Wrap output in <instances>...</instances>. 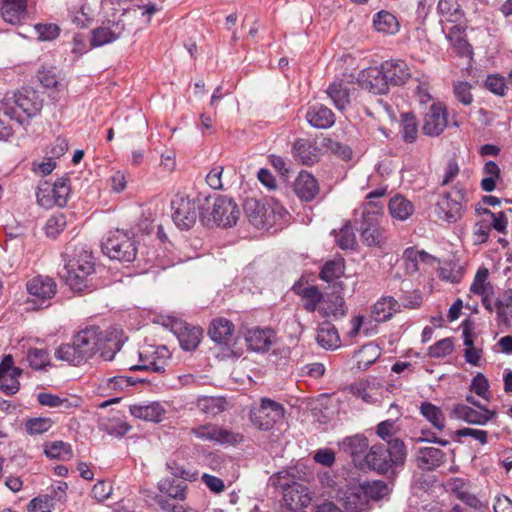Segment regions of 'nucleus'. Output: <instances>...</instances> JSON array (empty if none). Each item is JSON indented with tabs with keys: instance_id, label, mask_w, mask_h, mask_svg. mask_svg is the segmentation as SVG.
I'll list each match as a JSON object with an SVG mask.
<instances>
[{
	"instance_id": "f257e3e1",
	"label": "nucleus",
	"mask_w": 512,
	"mask_h": 512,
	"mask_svg": "<svg viewBox=\"0 0 512 512\" xmlns=\"http://www.w3.org/2000/svg\"><path fill=\"white\" fill-rule=\"evenodd\" d=\"M119 350V344L112 339L99 326L90 325L78 331L72 343L62 344L55 351L58 360L66 361L78 366L91 359L100 352L102 359L111 361Z\"/></svg>"
},
{
	"instance_id": "f03ea898",
	"label": "nucleus",
	"mask_w": 512,
	"mask_h": 512,
	"mask_svg": "<svg viewBox=\"0 0 512 512\" xmlns=\"http://www.w3.org/2000/svg\"><path fill=\"white\" fill-rule=\"evenodd\" d=\"M60 275L70 289L77 293L92 292L100 285L95 275L93 256L84 249L67 260Z\"/></svg>"
},
{
	"instance_id": "7ed1b4c3",
	"label": "nucleus",
	"mask_w": 512,
	"mask_h": 512,
	"mask_svg": "<svg viewBox=\"0 0 512 512\" xmlns=\"http://www.w3.org/2000/svg\"><path fill=\"white\" fill-rule=\"evenodd\" d=\"M407 452L404 442L395 438L388 443H377L370 447L363 463V470L369 469L378 474H394L397 467L403 466Z\"/></svg>"
},
{
	"instance_id": "20e7f679",
	"label": "nucleus",
	"mask_w": 512,
	"mask_h": 512,
	"mask_svg": "<svg viewBox=\"0 0 512 512\" xmlns=\"http://www.w3.org/2000/svg\"><path fill=\"white\" fill-rule=\"evenodd\" d=\"M14 110L15 122L19 125L37 116L43 107V100L33 89H22L14 92L12 96L6 95L3 101Z\"/></svg>"
},
{
	"instance_id": "39448f33",
	"label": "nucleus",
	"mask_w": 512,
	"mask_h": 512,
	"mask_svg": "<svg viewBox=\"0 0 512 512\" xmlns=\"http://www.w3.org/2000/svg\"><path fill=\"white\" fill-rule=\"evenodd\" d=\"M467 201L466 189L457 183L439 197L435 212L439 219L448 223H456L463 217Z\"/></svg>"
},
{
	"instance_id": "423d86ee",
	"label": "nucleus",
	"mask_w": 512,
	"mask_h": 512,
	"mask_svg": "<svg viewBox=\"0 0 512 512\" xmlns=\"http://www.w3.org/2000/svg\"><path fill=\"white\" fill-rule=\"evenodd\" d=\"M71 187L68 177L58 178L53 184L49 182L41 183L36 191L37 203L46 209L54 206H66L70 197Z\"/></svg>"
},
{
	"instance_id": "0eeeda50",
	"label": "nucleus",
	"mask_w": 512,
	"mask_h": 512,
	"mask_svg": "<svg viewBox=\"0 0 512 512\" xmlns=\"http://www.w3.org/2000/svg\"><path fill=\"white\" fill-rule=\"evenodd\" d=\"M283 405L270 398H261L258 406L250 410V420L259 430L269 431L284 417Z\"/></svg>"
},
{
	"instance_id": "6e6552de",
	"label": "nucleus",
	"mask_w": 512,
	"mask_h": 512,
	"mask_svg": "<svg viewBox=\"0 0 512 512\" xmlns=\"http://www.w3.org/2000/svg\"><path fill=\"white\" fill-rule=\"evenodd\" d=\"M191 434L203 442H210L215 445L236 446L244 440L241 433L210 422L192 427Z\"/></svg>"
},
{
	"instance_id": "1a4fd4ad",
	"label": "nucleus",
	"mask_w": 512,
	"mask_h": 512,
	"mask_svg": "<svg viewBox=\"0 0 512 512\" xmlns=\"http://www.w3.org/2000/svg\"><path fill=\"white\" fill-rule=\"evenodd\" d=\"M103 251L109 258L120 262H132L137 254L135 241L127 233L119 230L112 233L103 243Z\"/></svg>"
},
{
	"instance_id": "9d476101",
	"label": "nucleus",
	"mask_w": 512,
	"mask_h": 512,
	"mask_svg": "<svg viewBox=\"0 0 512 512\" xmlns=\"http://www.w3.org/2000/svg\"><path fill=\"white\" fill-rule=\"evenodd\" d=\"M139 365H133L130 370H147L163 374L171 361V353L166 346H146L139 352Z\"/></svg>"
},
{
	"instance_id": "9b49d317",
	"label": "nucleus",
	"mask_w": 512,
	"mask_h": 512,
	"mask_svg": "<svg viewBox=\"0 0 512 512\" xmlns=\"http://www.w3.org/2000/svg\"><path fill=\"white\" fill-rule=\"evenodd\" d=\"M172 219L177 227L188 230L196 223L198 216L197 203L184 195H176L171 202Z\"/></svg>"
},
{
	"instance_id": "f8f14e48",
	"label": "nucleus",
	"mask_w": 512,
	"mask_h": 512,
	"mask_svg": "<svg viewBox=\"0 0 512 512\" xmlns=\"http://www.w3.org/2000/svg\"><path fill=\"white\" fill-rule=\"evenodd\" d=\"M446 491L468 507L482 511L488 507L487 501L481 500L472 492L471 483L463 478L454 477L445 483Z\"/></svg>"
},
{
	"instance_id": "ddd939ff",
	"label": "nucleus",
	"mask_w": 512,
	"mask_h": 512,
	"mask_svg": "<svg viewBox=\"0 0 512 512\" xmlns=\"http://www.w3.org/2000/svg\"><path fill=\"white\" fill-rule=\"evenodd\" d=\"M210 215L217 226L227 228L236 224L240 210L232 198L219 195L214 199Z\"/></svg>"
},
{
	"instance_id": "4468645a",
	"label": "nucleus",
	"mask_w": 512,
	"mask_h": 512,
	"mask_svg": "<svg viewBox=\"0 0 512 512\" xmlns=\"http://www.w3.org/2000/svg\"><path fill=\"white\" fill-rule=\"evenodd\" d=\"M336 497L345 512H368L371 509L365 498V490L359 484L340 488Z\"/></svg>"
},
{
	"instance_id": "2eb2a0df",
	"label": "nucleus",
	"mask_w": 512,
	"mask_h": 512,
	"mask_svg": "<svg viewBox=\"0 0 512 512\" xmlns=\"http://www.w3.org/2000/svg\"><path fill=\"white\" fill-rule=\"evenodd\" d=\"M358 83L373 94L380 95L388 92L389 82L383 63L380 66L369 67L362 70L358 76Z\"/></svg>"
},
{
	"instance_id": "dca6fc26",
	"label": "nucleus",
	"mask_w": 512,
	"mask_h": 512,
	"mask_svg": "<svg viewBox=\"0 0 512 512\" xmlns=\"http://www.w3.org/2000/svg\"><path fill=\"white\" fill-rule=\"evenodd\" d=\"M340 449L351 457L355 467L363 470V463L368 453L369 441L363 434L347 436L339 442Z\"/></svg>"
},
{
	"instance_id": "f3484780",
	"label": "nucleus",
	"mask_w": 512,
	"mask_h": 512,
	"mask_svg": "<svg viewBox=\"0 0 512 512\" xmlns=\"http://www.w3.org/2000/svg\"><path fill=\"white\" fill-rule=\"evenodd\" d=\"M477 408L479 410L465 404H455L451 410V416L454 419L462 420L473 425H485L496 417V411L490 410L486 406Z\"/></svg>"
},
{
	"instance_id": "a211bd4d",
	"label": "nucleus",
	"mask_w": 512,
	"mask_h": 512,
	"mask_svg": "<svg viewBox=\"0 0 512 512\" xmlns=\"http://www.w3.org/2000/svg\"><path fill=\"white\" fill-rule=\"evenodd\" d=\"M447 126L446 108L440 103H434L423 119L422 131L425 135L439 136Z\"/></svg>"
},
{
	"instance_id": "6ab92c4d",
	"label": "nucleus",
	"mask_w": 512,
	"mask_h": 512,
	"mask_svg": "<svg viewBox=\"0 0 512 512\" xmlns=\"http://www.w3.org/2000/svg\"><path fill=\"white\" fill-rule=\"evenodd\" d=\"M283 500L287 508L291 511H297L306 508L312 500L307 486L293 482L283 487Z\"/></svg>"
},
{
	"instance_id": "aec40b11",
	"label": "nucleus",
	"mask_w": 512,
	"mask_h": 512,
	"mask_svg": "<svg viewBox=\"0 0 512 512\" xmlns=\"http://www.w3.org/2000/svg\"><path fill=\"white\" fill-rule=\"evenodd\" d=\"M355 91V83L349 79H335L328 86L326 93L332 100L333 105L344 110L351 102V96Z\"/></svg>"
},
{
	"instance_id": "412c9836",
	"label": "nucleus",
	"mask_w": 512,
	"mask_h": 512,
	"mask_svg": "<svg viewBox=\"0 0 512 512\" xmlns=\"http://www.w3.org/2000/svg\"><path fill=\"white\" fill-rule=\"evenodd\" d=\"M21 370L14 366L11 355H6L0 363V390L7 395H13L18 392L20 383L19 376Z\"/></svg>"
},
{
	"instance_id": "4be33fe9",
	"label": "nucleus",
	"mask_w": 512,
	"mask_h": 512,
	"mask_svg": "<svg viewBox=\"0 0 512 512\" xmlns=\"http://www.w3.org/2000/svg\"><path fill=\"white\" fill-rule=\"evenodd\" d=\"M437 13L440 17L442 30L445 31V24L461 26L466 24L465 12L457 0H439Z\"/></svg>"
},
{
	"instance_id": "5701e85b",
	"label": "nucleus",
	"mask_w": 512,
	"mask_h": 512,
	"mask_svg": "<svg viewBox=\"0 0 512 512\" xmlns=\"http://www.w3.org/2000/svg\"><path fill=\"white\" fill-rule=\"evenodd\" d=\"M29 295L44 304L50 301L57 292L56 282L48 276L38 275L30 279L26 284Z\"/></svg>"
},
{
	"instance_id": "b1692460",
	"label": "nucleus",
	"mask_w": 512,
	"mask_h": 512,
	"mask_svg": "<svg viewBox=\"0 0 512 512\" xmlns=\"http://www.w3.org/2000/svg\"><path fill=\"white\" fill-rule=\"evenodd\" d=\"M321 149L308 139H297L292 147L293 157L301 164L311 166L319 161Z\"/></svg>"
},
{
	"instance_id": "393cba45",
	"label": "nucleus",
	"mask_w": 512,
	"mask_h": 512,
	"mask_svg": "<svg viewBox=\"0 0 512 512\" xmlns=\"http://www.w3.org/2000/svg\"><path fill=\"white\" fill-rule=\"evenodd\" d=\"M445 462L446 454L440 448L421 447L416 453V464L422 470L433 471Z\"/></svg>"
},
{
	"instance_id": "a878e982",
	"label": "nucleus",
	"mask_w": 512,
	"mask_h": 512,
	"mask_svg": "<svg viewBox=\"0 0 512 512\" xmlns=\"http://www.w3.org/2000/svg\"><path fill=\"white\" fill-rule=\"evenodd\" d=\"M387 194V188H377L369 192L363 205L362 219L379 220L384 214L383 197Z\"/></svg>"
},
{
	"instance_id": "bb28decb",
	"label": "nucleus",
	"mask_w": 512,
	"mask_h": 512,
	"mask_svg": "<svg viewBox=\"0 0 512 512\" xmlns=\"http://www.w3.org/2000/svg\"><path fill=\"white\" fill-rule=\"evenodd\" d=\"M293 189L300 200L312 201L319 193V185L316 178L307 171H301L294 181Z\"/></svg>"
},
{
	"instance_id": "cd10ccee",
	"label": "nucleus",
	"mask_w": 512,
	"mask_h": 512,
	"mask_svg": "<svg viewBox=\"0 0 512 512\" xmlns=\"http://www.w3.org/2000/svg\"><path fill=\"white\" fill-rule=\"evenodd\" d=\"M28 0H1V16L9 24L16 25L27 18Z\"/></svg>"
},
{
	"instance_id": "c85d7f7f",
	"label": "nucleus",
	"mask_w": 512,
	"mask_h": 512,
	"mask_svg": "<svg viewBox=\"0 0 512 512\" xmlns=\"http://www.w3.org/2000/svg\"><path fill=\"white\" fill-rule=\"evenodd\" d=\"M383 70L387 74L389 85H402L411 77V71L408 64L401 59H390L384 61Z\"/></svg>"
},
{
	"instance_id": "c756f323",
	"label": "nucleus",
	"mask_w": 512,
	"mask_h": 512,
	"mask_svg": "<svg viewBox=\"0 0 512 512\" xmlns=\"http://www.w3.org/2000/svg\"><path fill=\"white\" fill-rule=\"evenodd\" d=\"M306 119L311 126L326 129L335 123V114L323 104L316 103L308 107Z\"/></svg>"
},
{
	"instance_id": "7c9ffc66",
	"label": "nucleus",
	"mask_w": 512,
	"mask_h": 512,
	"mask_svg": "<svg viewBox=\"0 0 512 512\" xmlns=\"http://www.w3.org/2000/svg\"><path fill=\"white\" fill-rule=\"evenodd\" d=\"M275 338L271 328H253L246 335L249 349L256 352H265L270 349Z\"/></svg>"
},
{
	"instance_id": "2f4dec72",
	"label": "nucleus",
	"mask_w": 512,
	"mask_h": 512,
	"mask_svg": "<svg viewBox=\"0 0 512 512\" xmlns=\"http://www.w3.org/2000/svg\"><path fill=\"white\" fill-rule=\"evenodd\" d=\"M124 31L120 22H112L109 26L95 28L91 31V46L99 47L117 40Z\"/></svg>"
},
{
	"instance_id": "473e14b6",
	"label": "nucleus",
	"mask_w": 512,
	"mask_h": 512,
	"mask_svg": "<svg viewBox=\"0 0 512 512\" xmlns=\"http://www.w3.org/2000/svg\"><path fill=\"white\" fill-rule=\"evenodd\" d=\"M234 329L230 320L219 317L211 322L208 334L214 342L229 345L233 340Z\"/></svg>"
},
{
	"instance_id": "72a5a7b5",
	"label": "nucleus",
	"mask_w": 512,
	"mask_h": 512,
	"mask_svg": "<svg viewBox=\"0 0 512 512\" xmlns=\"http://www.w3.org/2000/svg\"><path fill=\"white\" fill-rule=\"evenodd\" d=\"M360 237L361 241L369 247H380L385 242L384 230L379 226V220L362 219Z\"/></svg>"
},
{
	"instance_id": "f704fd0d",
	"label": "nucleus",
	"mask_w": 512,
	"mask_h": 512,
	"mask_svg": "<svg viewBox=\"0 0 512 512\" xmlns=\"http://www.w3.org/2000/svg\"><path fill=\"white\" fill-rule=\"evenodd\" d=\"M467 25L452 26L446 34L447 40L455 49L456 53L461 57H471L473 49L466 38Z\"/></svg>"
},
{
	"instance_id": "c9c22d12",
	"label": "nucleus",
	"mask_w": 512,
	"mask_h": 512,
	"mask_svg": "<svg viewBox=\"0 0 512 512\" xmlns=\"http://www.w3.org/2000/svg\"><path fill=\"white\" fill-rule=\"evenodd\" d=\"M292 290L304 300L303 307L307 312L313 313L316 310L319 311L324 296L316 286L295 284Z\"/></svg>"
},
{
	"instance_id": "e433bc0d",
	"label": "nucleus",
	"mask_w": 512,
	"mask_h": 512,
	"mask_svg": "<svg viewBox=\"0 0 512 512\" xmlns=\"http://www.w3.org/2000/svg\"><path fill=\"white\" fill-rule=\"evenodd\" d=\"M346 304L343 296L334 291L323 297L322 305H320L319 312L323 317H342L346 314Z\"/></svg>"
},
{
	"instance_id": "4c0bfd02",
	"label": "nucleus",
	"mask_w": 512,
	"mask_h": 512,
	"mask_svg": "<svg viewBox=\"0 0 512 512\" xmlns=\"http://www.w3.org/2000/svg\"><path fill=\"white\" fill-rule=\"evenodd\" d=\"M129 411L131 415L136 418L152 422H160L166 412L163 406L158 402L133 404L129 406Z\"/></svg>"
},
{
	"instance_id": "58836bf2",
	"label": "nucleus",
	"mask_w": 512,
	"mask_h": 512,
	"mask_svg": "<svg viewBox=\"0 0 512 512\" xmlns=\"http://www.w3.org/2000/svg\"><path fill=\"white\" fill-rule=\"evenodd\" d=\"M244 210L249 222L256 228L264 227L268 222V214L270 209L256 199H248L244 204Z\"/></svg>"
},
{
	"instance_id": "ea45409f",
	"label": "nucleus",
	"mask_w": 512,
	"mask_h": 512,
	"mask_svg": "<svg viewBox=\"0 0 512 512\" xmlns=\"http://www.w3.org/2000/svg\"><path fill=\"white\" fill-rule=\"evenodd\" d=\"M400 305L392 296L381 297L372 308V316L376 322H386L398 312Z\"/></svg>"
},
{
	"instance_id": "a19ab883",
	"label": "nucleus",
	"mask_w": 512,
	"mask_h": 512,
	"mask_svg": "<svg viewBox=\"0 0 512 512\" xmlns=\"http://www.w3.org/2000/svg\"><path fill=\"white\" fill-rule=\"evenodd\" d=\"M419 413L435 430L442 432L446 428V416L435 404L429 401L421 402Z\"/></svg>"
},
{
	"instance_id": "79ce46f5",
	"label": "nucleus",
	"mask_w": 512,
	"mask_h": 512,
	"mask_svg": "<svg viewBox=\"0 0 512 512\" xmlns=\"http://www.w3.org/2000/svg\"><path fill=\"white\" fill-rule=\"evenodd\" d=\"M176 334L181 348L191 351L199 345L203 331L199 327L183 324L178 327Z\"/></svg>"
},
{
	"instance_id": "37998d69",
	"label": "nucleus",
	"mask_w": 512,
	"mask_h": 512,
	"mask_svg": "<svg viewBox=\"0 0 512 512\" xmlns=\"http://www.w3.org/2000/svg\"><path fill=\"white\" fill-rule=\"evenodd\" d=\"M388 210L392 218L405 221L414 213L415 208L410 200L397 194L389 200Z\"/></svg>"
},
{
	"instance_id": "c03bdc74",
	"label": "nucleus",
	"mask_w": 512,
	"mask_h": 512,
	"mask_svg": "<svg viewBox=\"0 0 512 512\" xmlns=\"http://www.w3.org/2000/svg\"><path fill=\"white\" fill-rule=\"evenodd\" d=\"M373 26L378 32L389 35H395L400 29L396 16L386 10L379 11L373 16Z\"/></svg>"
},
{
	"instance_id": "a18cd8bd",
	"label": "nucleus",
	"mask_w": 512,
	"mask_h": 512,
	"mask_svg": "<svg viewBox=\"0 0 512 512\" xmlns=\"http://www.w3.org/2000/svg\"><path fill=\"white\" fill-rule=\"evenodd\" d=\"M196 406L202 413L216 416L226 410L227 401L226 398L219 396H199Z\"/></svg>"
},
{
	"instance_id": "49530a36",
	"label": "nucleus",
	"mask_w": 512,
	"mask_h": 512,
	"mask_svg": "<svg viewBox=\"0 0 512 512\" xmlns=\"http://www.w3.org/2000/svg\"><path fill=\"white\" fill-rule=\"evenodd\" d=\"M158 488L161 493L173 499H177L180 501L186 499L187 484L182 480L175 478H165L159 482Z\"/></svg>"
},
{
	"instance_id": "de8ad7c7",
	"label": "nucleus",
	"mask_w": 512,
	"mask_h": 512,
	"mask_svg": "<svg viewBox=\"0 0 512 512\" xmlns=\"http://www.w3.org/2000/svg\"><path fill=\"white\" fill-rule=\"evenodd\" d=\"M380 355L381 351L377 345L373 343L363 345L354 354L357 368L360 370H366L370 365L376 362Z\"/></svg>"
},
{
	"instance_id": "09e8293b",
	"label": "nucleus",
	"mask_w": 512,
	"mask_h": 512,
	"mask_svg": "<svg viewBox=\"0 0 512 512\" xmlns=\"http://www.w3.org/2000/svg\"><path fill=\"white\" fill-rule=\"evenodd\" d=\"M44 454L50 459L68 461L73 456L72 447L64 441H52L44 444Z\"/></svg>"
},
{
	"instance_id": "8fccbe9b",
	"label": "nucleus",
	"mask_w": 512,
	"mask_h": 512,
	"mask_svg": "<svg viewBox=\"0 0 512 512\" xmlns=\"http://www.w3.org/2000/svg\"><path fill=\"white\" fill-rule=\"evenodd\" d=\"M345 273V261L343 258H337L325 262L319 277L323 281L332 282L340 279Z\"/></svg>"
},
{
	"instance_id": "3c124183",
	"label": "nucleus",
	"mask_w": 512,
	"mask_h": 512,
	"mask_svg": "<svg viewBox=\"0 0 512 512\" xmlns=\"http://www.w3.org/2000/svg\"><path fill=\"white\" fill-rule=\"evenodd\" d=\"M485 177L481 180V189L485 192H492L496 189V183L501 177L498 164L494 161L485 162L482 170Z\"/></svg>"
},
{
	"instance_id": "603ef678",
	"label": "nucleus",
	"mask_w": 512,
	"mask_h": 512,
	"mask_svg": "<svg viewBox=\"0 0 512 512\" xmlns=\"http://www.w3.org/2000/svg\"><path fill=\"white\" fill-rule=\"evenodd\" d=\"M495 308L499 320L507 327H510L512 317V289L503 291L502 295L495 301Z\"/></svg>"
},
{
	"instance_id": "864d4df0",
	"label": "nucleus",
	"mask_w": 512,
	"mask_h": 512,
	"mask_svg": "<svg viewBox=\"0 0 512 512\" xmlns=\"http://www.w3.org/2000/svg\"><path fill=\"white\" fill-rule=\"evenodd\" d=\"M37 79L45 89H49L53 92H59L64 87L59 81L56 68L52 66L42 67L39 69L37 72Z\"/></svg>"
},
{
	"instance_id": "5fc2aeb1",
	"label": "nucleus",
	"mask_w": 512,
	"mask_h": 512,
	"mask_svg": "<svg viewBox=\"0 0 512 512\" xmlns=\"http://www.w3.org/2000/svg\"><path fill=\"white\" fill-rule=\"evenodd\" d=\"M316 340L317 343L325 349H334L340 344L337 330L329 323L318 330Z\"/></svg>"
},
{
	"instance_id": "6e6d98bb",
	"label": "nucleus",
	"mask_w": 512,
	"mask_h": 512,
	"mask_svg": "<svg viewBox=\"0 0 512 512\" xmlns=\"http://www.w3.org/2000/svg\"><path fill=\"white\" fill-rule=\"evenodd\" d=\"M359 486L365 490V498L368 501V505H371V501L381 500L389 491L388 485L381 480L366 481L359 484Z\"/></svg>"
},
{
	"instance_id": "4d7b16f0",
	"label": "nucleus",
	"mask_w": 512,
	"mask_h": 512,
	"mask_svg": "<svg viewBox=\"0 0 512 512\" xmlns=\"http://www.w3.org/2000/svg\"><path fill=\"white\" fill-rule=\"evenodd\" d=\"M401 134L406 143H413L418 136V123L412 113H404L401 118Z\"/></svg>"
},
{
	"instance_id": "13d9d810",
	"label": "nucleus",
	"mask_w": 512,
	"mask_h": 512,
	"mask_svg": "<svg viewBox=\"0 0 512 512\" xmlns=\"http://www.w3.org/2000/svg\"><path fill=\"white\" fill-rule=\"evenodd\" d=\"M67 219L63 213H56L51 215L45 225L44 233L51 239H56L66 228Z\"/></svg>"
},
{
	"instance_id": "bf43d9fd",
	"label": "nucleus",
	"mask_w": 512,
	"mask_h": 512,
	"mask_svg": "<svg viewBox=\"0 0 512 512\" xmlns=\"http://www.w3.org/2000/svg\"><path fill=\"white\" fill-rule=\"evenodd\" d=\"M14 110L4 102L0 106V139L8 140L13 135L11 122L14 121Z\"/></svg>"
},
{
	"instance_id": "052dcab7",
	"label": "nucleus",
	"mask_w": 512,
	"mask_h": 512,
	"mask_svg": "<svg viewBox=\"0 0 512 512\" xmlns=\"http://www.w3.org/2000/svg\"><path fill=\"white\" fill-rule=\"evenodd\" d=\"M335 240L337 245L343 250H352L356 247V236L349 221L335 234Z\"/></svg>"
},
{
	"instance_id": "680f3d73",
	"label": "nucleus",
	"mask_w": 512,
	"mask_h": 512,
	"mask_svg": "<svg viewBox=\"0 0 512 512\" xmlns=\"http://www.w3.org/2000/svg\"><path fill=\"white\" fill-rule=\"evenodd\" d=\"M489 270L485 267L479 268L470 286V291L476 295L492 292L493 286L487 281Z\"/></svg>"
},
{
	"instance_id": "e2e57ef3",
	"label": "nucleus",
	"mask_w": 512,
	"mask_h": 512,
	"mask_svg": "<svg viewBox=\"0 0 512 512\" xmlns=\"http://www.w3.org/2000/svg\"><path fill=\"white\" fill-rule=\"evenodd\" d=\"M29 366L34 370L44 369L49 365V353L46 349L31 348L27 353Z\"/></svg>"
},
{
	"instance_id": "0e129e2a",
	"label": "nucleus",
	"mask_w": 512,
	"mask_h": 512,
	"mask_svg": "<svg viewBox=\"0 0 512 512\" xmlns=\"http://www.w3.org/2000/svg\"><path fill=\"white\" fill-rule=\"evenodd\" d=\"M53 425V421L48 417L29 418L25 422L26 432L31 435H41L47 432Z\"/></svg>"
},
{
	"instance_id": "69168bd1",
	"label": "nucleus",
	"mask_w": 512,
	"mask_h": 512,
	"mask_svg": "<svg viewBox=\"0 0 512 512\" xmlns=\"http://www.w3.org/2000/svg\"><path fill=\"white\" fill-rule=\"evenodd\" d=\"M481 214L488 215L492 222L489 224L491 228L495 229L499 233L506 234L507 233V226H508V219L505 212H499V213H493L491 210L487 208H483L481 210H478Z\"/></svg>"
},
{
	"instance_id": "338daca9",
	"label": "nucleus",
	"mask_w": 512,
	"mask_h": 512,
	"mask_svg": "<svg viewBox=\"0 0 512 512\" xmlns=\"http://www.w3.org/2000/svg\"><path fill=\"white\" fill-rule=\"evenodd\" d=\"M37 400L40 405L48 406V407H64L70 408L72 407L71 402L66 398H60L57 395L41 392L37 395Z\"/></svg>"
},
{
	"instance_id": "774afa93",
	"label": "nucleus",
	"mask_w": 512,
	"mask_h": 512,
	"mask_svg": "<svg viewBox=\"0 0 512 512\" xmlns=\"http://www.w3.org/2000/svg\"><path fill=\"white\" fill-rule=\"evenodd\" d=\"M53 508V499L47 495L32 499L28 504L29 512H51Z\"/></svg>"
}]
</instances>
